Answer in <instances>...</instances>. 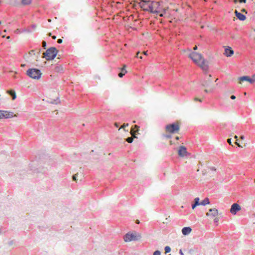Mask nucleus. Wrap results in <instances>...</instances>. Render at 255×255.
I'll use <instances>...</instances> for the list:
<instances>
[{
    "instance_id": "nucleus-61",
    "label": "nucleus",
    "mask_w": 255,
    "mask_h": 255,
    "mask_svg": "<svg viewBox=\"0 0 255 255\" xmlns=\"http://www.w3.org/2000/svg\"><path fill=\"white\" fill-rule=\"evenodd\" d=\"M52 38L53 39H55L56 38V36L55 35L52 36Z\"/></svg>"
},
{
    "instance_id": "nucleus-19",
    "label": "nucleus",
    "mask_w": 255,
    "mask_h": 255,
    "mask_svg": "<svg viewBox=\"0 0 255 255\" xmlns=\"http://www.w3.org/2000/svg\"><path fill=\"white\" fill-rule=\"evenodd\" d=\"M126 65H124L123 67L121 69V72L119 73L118 76L120 78H122L124 75L126 73H127V71L126 70Z\"/></svg>"
},
{
    "instance_id": "nucleus-47",
    "label": "nucleus",
    "mask_w": 255,
    "mask_h": 255,
    "mask_svg": "<svg viewBox=\"0 0 255 255\" xmlns=\"http://www.w3.org/2000/svg\"><path fill=\"white\" fill-rule=\"evenodd\" d=\"M207 174V171L205 170L202 171L203 175H205Z\"/></svg>"
},
{
    "instance_id": "nucleus-5",
    "label": "nucleus",
    "mask_w": 255,
    "mask_h": 255,
    "mask_svg": "<svg viewBox=\"0 0 255 255\" xmlns=\"http://www.w3.org/2000/svg\"><path fill=\"white\" fill-rule=\"evenodd\" d=\"M165 128L167 132L171 133H174L177 132L179 130L180 127L177 124L173 123L167 125L165 127Z\"/></svg>"
},
{
    "instance_id": "nucleus-52",
    "label": "nucleus",
    "mask_w": 255,
    "mask_h": 255,
    "mask_svg": "<svg viewBox=\"0 0 255 255\" xmlns=\"http://www.w3.org/2000/svg\"><path fill=\"white\" fill-rule=\"evenodd\" d=\"M236 96L235 95H232L231 96V99L232 100H235L236 99Z\"/></svg>"
},
{
    "instance_id": "nucleus-21",
    "label": "nucleus",
    "mask_w": 255,
    "mask_h": 255,
    "mask_svg": "<svg viewBox=\"0 0 255 255\" xmlns=\"http://www.w3.org/2000/svg\"><path fill=\"white\" fill-rule=\"evenodd\" d=\"M50 103L52 104H57L60 103V100L58 98H57L56 99L51 100Z\"/></svg>"
},
{
    "instance_id": "nucleus-4",
    "label": "nucleus",
    "mask_w": 255,
    "mask_h": 255,
    "mask_svg": "<svg viewBox=\"0 0 255 255\" xmlns=\"http://www.w3.org/2000/svg\"><path fill=\"white\" fill-rule=\"evenodd\" d=\"M141 238V236L139 234L128 232L124 236V241L126 242H129L133 241H139Z\"/></svg>"
},
{
    "instance_id": "nucleus-32",
    "label": "nucleus",
    "mask_w": 255,
    "mask_h": 255,
    "mask_svg": "<svg viewBox=\"0 0 255 255\" xmlns=\"http://www.w3.org/2000/svg\"><path fill=\"white\" fill-rule=\"evenodd\" d=\"M11 93L13 92V95H12L11 96V98H12V100H14L15 99L16 97V94H15V91H10Z\"/></svg>"
},
{
    "instance_id": "nucleus-48",
    "label": "nucleus",
    "mask_w": 255,
    "mask_h": 255,
    "mask_svg": "<svg viewBox=\"0 0 255 255\" xmlns=\"http://www.w3.org/2000/svg\"><path fill=\"white\" fill-rule=\"evenodd\" d=\"M34 52H35L34 50H32L29 52V54H35Z\"/></svg>"
},
{
    "instance_id": "nucleus-29",
    "label": "nucleus",
    "mask_w": 255,
    "mask_h": 255,
    "mask_svg": "<svg viewBox=\"0 0 255 255\" xmlns=\"http://www.w3.org/2000/svg\"><path fill=\"white\" fill-rule=\"evenodd\" d=\"M153 255H161V252L159 250H156L153 253Z\"/></svg>"
},
{
    "instance_id": "nucleus-60",
    "label": "nucleus",
    "mask_w": 255,
    "mask_h": 255,
    "mask_svg": "<svg viewBox=\"0 0 255 255\" xmlns=\"http://www.w3.org/2000/svg\"><path fill=\"white\" fill-rule=\"evenodd\" d=\"M198 48L197 46H195L193 48V50H197Z\"/></svg>"
},
{
    "instance_id": "nucleus-9",
    "label": "nucleus",
    "mask_w": 255,
    "mask_h": 255,
    "mask_svg": "<svg viewBox=\"0 0 255 255\" xmlns=\"http://www.w3.org/2000/svg\"><path fill=\"white\" fill-rule=\"evenodd\" d=\"M241 210V207L240 205L237 203H234L232 205L230 212L233 214L236 215L238 212Z\"/></svg>"
},
{
    "instance_id": "nucleus-45",
    "label": "nucleus",
    "mask_w": 255,
    "mask_h": 255,
    "mask_svg": "<svg viewBox=\"0 0 255 255\" xmlns=\"http://www.w3.org/2000/svg\"><path fill=\"white\" fill-rule=\"evenodd\" d=\"M16 32L18 33H21V32H22V30H20V29H17L16 30Z\"/></svg>"
},
{
    "instance_id": "nucleus-36",
    "label": "nucleus",
    "mask_w": 255,
    "mask_h": 255,
    "mask_svg": "<svg viewBox=\"0 0 255 255\" xmlns=\"http://www.w3.org/2000/svg\"><path fill=\"white\" fill-rule=\"evenodd\" d=\"M10 91H14L13 90H9L7 91V93L11 96L13 95V92L11 93Z\"/></svg>"
},
{
    "instance_id": "nucleus-15",
    "label": "nucleus",
    "mask_w": 255,
    "mask_h": 255,
    "mask_svg": "<svg viewBox=\"0 0 255 255\" xmlns=\"http://www.w3.org/2000/svg\"><path fill=\"white\" fill-rule=\"evenodd\" d=\"M192 231L191 227H185L182 229V233L184 236H188Z\"/></svg>"
},
{
    "instance_id": "nucleus-26",
    "label": "nucleus",
    "mask_w": 255,
    "mask_h": 255,
    "mask_svg": "<svg viewBox=\"0 0 255 255\" xmlns=\"http://www.w3.org/2000/svg\"><path fill=\"white\" fill-rule=\"evenodd\" d=\"M133 138L132 137H128L126 139V140L128 143H132L133 141Z\"/></svg>"
},
{
    "instance_id": "nucleus-38",
    "label": "nucleus",
    "mask_w": 255,
    "mask_h": 255,
    "mask_svg": "<svg viewBox=\"0 0 255 255\" xmlns=\"http://www.w3.org/2000/svg\"><path fill=\"white\" fill-rule=\"evenodd\" d=\"M197 206H198L197 205V203H194L193 205H192V209H194Z\"/></svg>"
},
{
    "instance_id": "nucleus-37",
    "label": "nucleus",
    "mask_w": 255,
    "mask_h": 255,
    "mask_svg": "<svg viewBox=\"0 0 255 255\" xmlns=\"http://www.w3.org/2000/svg\"><path fill=\"white\" fill-rule=\"evenodd\" d=\"M13 243H14V241L13 240H12V241H9L8 243V245L9 246H11L13 245Z\"/></svg>"
},
{
    "instance_id": "nucleus-17",
    "label": "nucleus",
    "mask_w": 255,
    "mask_h": 255,
    "mask_svg": "<svg viewBox=\"0 0 255 255\" xmlns=\"http://www.w3.org/2000/svg\"><path fill=\"white\" fill-rule=\"evenodd\" d=\"M139 127L137 125L132 126L131 128L130 133L132 135L138 132L139 130Z\"/></svg>"
},
{
    "instance_id": "nucleus-42",
    "label": "nucleus",
    "mask_w": 255,
    "mask_h": 255,
    "mask_svg": "<svg viewBox=\"0 0 255 255\" xmlns=\"http://www.w3.org/2000/svg\"><path fill=\"white\" fill-rule=\"evenodd\" d=\"M62 42H63V40H62V39L59 38V39H58L57 40V43H59V44H61V43H62Z\"/></svg>"
},
{
    "instance_id": "nucleus-24",
    "label": "nucleus",
    "mask_w": 255,
    "mask_h": 255,
    "mask_svg": "<svg viewBox=\"0 0 255 255\" xmlns=\"http://www.w3.org/2000/svg\"><path fill=\"white\" fill-rule=\"evenodd\" d=\"M22 32L30 33L32 32V30H31L30 27H28L26 28H24V29H22Z\"/></svg>"
},
{
    "instance_id": "nucleus-1",
    "label": "nucleus",
    "mask_w": 255,
    "mask_h": 255,
    "mask_svg": "<svg viewBox=\"0 0 255 255\" xmlns=\"http://www.w3.org/2000/svg\"><path fill=\"white\" fill-rule=\"evenodd\" d=\"M58 51L54 47H51L47 49L43 54V58L47 61L53 60L56 56Z\"/></svg>"
},
{
    "instance_id": "nucleus-43",
    "label": "nucleus",
    "mask_w": 255,
    "mask_h": 255,
    "mask_svg": "<svg viewBox=\"0 0 255 255\" xmlns=\"http://www.w3.org/2000/svg\"><path fill=\"white\" fill-rule=\"evenodd\" d=\"M231 140H232V139H231V138H229V139H227V142H228L230 145H233L232 144V141H231Z\"/></svg>"
},
{
    "instance_id": "nucleus-33",
    "label": "nucleus",
    "mask_w": 255,
    "mask_h": 255,
    "mask_svg": "<svg viewBox=\"0 0 255 255\" xmlns=\"http://www.w3.org/2000/svg\"><path fill=\"white\" fill-rule=\"evenodd\" d=\"M77 174H74L73 175H72V180L74 181H76L77 182Z\"/></svg>"
},
{
    "instance_id": "nucleus-34",
    "label": "nucleus",
    "mask_w": 255,
    "mask_h": 255,
    "mask_svg": "<svg viewBox=\"0 0 255 255\" xmlns=\"http://www.w3.org/2000/svg\"><path fill=\"white\" fill-rule=\"evenodd\" d=\"M61 70H62V68L60 66H57L56 67V71L57 72H60Z\"/></svg>"
},
{
    "instance_id": "nucleus-41",
    "label": "nucleus",
    "mask_w": 255,
    "mask_h": 255,
    "mask_svg": "<svg viewBox=\"0 0 255 255\" xmlns=\"http://www.w3.org/2000/svg\"><path fill=\"white\" fill-rule=\"evenodd\" d=\"M31 27L32 29H35L36 28V25L35 24H32V25H31V26L30 28H31Z\"/></svg>"
},
{
    "instance_id": "nucleus-31",
    "label": "nucleus",
    "mask_w": 255,
    "mask_h": 255,
    "mask_svg": "<svg viewBox=\"0 0 255 255\" xmlns=\"http://www.w3.org/2000/svg\"><path fill=\"white\" fill-rule=\"evenodd\" d=\"M214 88H215L214 87H211V89L210 90L205 89V92H206V93H208L209 92H213L214 91Z\"/></svg>"
},
{
    "instance_id": "nucleus-3",
    "label": "nucleus",
    "mask_w": 255,
    "mask_h": 255,
    "mask_svg": "<svg viewBox=\"0 0 255 255\" xmlns=\"http://www.w3.org/2000/svg\"><path fill=\"white\" fill-rule=\"evenodd\" d=\"M153 1L142 0L139 3L140 7L145 11H148L150 13L153 10Z\"/></svg>"
},
{
    "instance_id": "nucleus-49",
    "label": "nucleus",
    "mask_w": 255,
    "mask_h": 255,
    "mask_svg": "<svg viewBox=\"0 0 255 255\" xmlns=\"http://www.w3.org/2000/svg\"><path fill=\"white\" fill-rule=\"evenodd\" d=\"M247 0H239V2L240 3H245Z\"/></svg>"
},
{
    "instance_id": "nucleus-23",
    "label": "nucleus",
    "mask_w": 255,
    "mask_h": 255,
    "mask_svg": "<svg viewBox=\"0 0 255 255\" xmlns=\"http://www.w3.org/2000/svg\"><path fill=\"white\" fill-rule=\"evenodd\" d=\"M164 251H165V254H166L167 253H170L171 252V248L169 246H166L164 248Z\"/></svg>"
},
{
    "instance_id": "nucleus-14",
    "label": "nucleus",
    "mask_w": 255,
    "mask_h": 255,
    "mask_svg": "<svg viewBox=\"0 0 255 255\" xmlns=\"http://www.w3.org/2000/svg\"><path fill=\"white\" fill-rule=\"evenodd\" d=\"M235 15L238 19L241 21H244L247 18L246 16L242 13L239 12L237 10H235Z\"/></svg>"
},
{
    "instance_id": "nucleus-13",
    "label": "nucleus",
    "mask_w": 255,
    "mask_h": 255,
    "mask_svg": "<svg viewBox=\"0 0 255 255\" xmlns=\"http://www.w3.org/2000/svg\"><path fill=\"white\" fill-rule=\"evenodd\" d=\"M234 50L231 47L227 46L225 48L224 54L227 57H231L234 54Z\"/></svg>"
},
{
    "instance_id": "nucleus-51",
    "label": "nucleus",
    "mask_w": 255,
    "mask_h": 255,
    "mask_svg": "<svg viewBox=\"0 0 255 255\" xmlns=\"http://www.w3.org/2000/svg\"><path fill=\"white\" fill-rule=\"evenodd\" d=\"M179 254L180 255H184L183 252L181 249L179 250Z\"/></svg>"
},
{
    "instance_id": "nucleus-56",
    "label": "nucleus",
    "mask_w": 255,
    "mask_h": 255,
    "mask_svg": "<svg viewBox=\"0 0 255 255\" xmlns=\"http://www.w3.org/2000/svg\"><path fill=\"white\" fill-rule=\"evenodd\" d=\"M135 223H136V224H139V223H140V221H139V220H136L135 221Z\"/></svg>"
},
{
    "instance_id": "nucleus-10",
    "label": "nucleus",
    "mask_w": 255,
    "mask_h": 255,
    "mask_svg": "<svg viewBox=\"0 0 255 255\" xmlns=\"http://www.w3.org/2000/svg\"><path fill=\"white\" fill-rule=\"evenodd\" d=\"M239 83L240 84L242 83V82L243 81H248L250 84H253L255 83V80H253V79L251 78L248 76H243L239 78Z\"/></svg>"
},
{
    "instance_id": "nucleus-30",
    "label": "nucleus",
    "mask_w": 255,
    "mask_h": 255,
    "mask_svg": "<svg viewBox=\"0 0 255 255\" xmlns=\"http://www.w3.org/2000/svg\"><path fill=\"white\" fill-rule=\"evenodd\" d=\"M42 47L44 48V49H46V46H47V44H46V42L43 40L42 41Z\"/></svg>"
},
{
    "instance_id": "nucleus-44",
    "label": "nucleus",
    "mask_w": 255,
    "mask_h": 255,
    "mask_svg": "<svg viewBox=\"0 0 255 255\" xmlns=\"http://www.w3.org/2000/svg\"><path fill=\"white\" fill-rule=\"evenodd\" d=\"M235 144L237 145L238 146L242 147V146L238 143V140H236L235 142Z\"/></svg>"
},
{
    "instance_id": "nucleus-35",
    "label": "nucleus",
    "mask_w": 255,
    "mask_h": 255,
    "mask_svg": "<svg viewBox=\"0 0 255 255\" xmlns=\"http://www.w3.org/2000/svg\"><path fill=\"white\" fill-rule=\"evenodd\" d=\"M214 222L215 224L218 225V222H219V218H215L214 220Z\"/></svg>"
},
{
    "instance_id": "nucleus-11",
    "label": "nucleus",
    "mask_w": 255,
    "mask_h": 255,
    "mask_svg": "<svg viewBox=\"0 0 255 255\" xmlns=\"http://www.w3.org/2000/svg\"><path fill=\"white\" fill-rule=\"evenodd\" d=\"M178 154L180 157H184L187 154V148L184 146H181L179 147Z\"/></svg>"
},
{
    "instance_id": "nucleus-16",
    "label": "nucleus",
    "mask_w": 255,
    "mask_h": 255,
    "mask_svg": "<svg viewBox=\"0 0 255 255\" xmlns=\"http://www.w3.org/2000/svg\"><path fill=\"white\" fill-rule=\"evenodd\" d=\"M201 63L200 64V67L204 70H207L208 68V62L204 59H202Z\"/></svg>"
},
{
    "instance_id": "nucleus-57",
    "label": "nucleus",
    "mask_w": 255,
    "mask_h": 255,
    "mask_svg": "<svg viewBox=\"0 0 255 255\" xmlns=\"http://www.w3.org/2000/svg\"><path fill=\"white\" fill-rule=\"evenodd\" d=\"M167 220H168V218H166L165 219V221L163 222V223L164 224H167Z\"/></svg>"
},
{
    "instance_id": "nucleus-40",
    "label": "nucleus",
    "mask_w": 255,
    "mask_h": 255,
    "mask_svg": "<svg viewBox=\"0 0 255 255\" xmlns=\"http://www.w3.org/2000/svg\"><path fill=\"white\" fill-rule=\"evenodd\" d=\"M161 13H163L164 15L166 13V9L165 8H161Z\"/></svg>"
},
{
    "instance_id": "nucleus-6",
    "label": "nucleus",
    "mask_w": 255,
    "mask_h": 255,
    "mask_svg": "<svg viewBox=\"0 0 255 255\" xmlns=\"http://www.w3.org/2000/svg\"><path fill=\"white\" fill-rule=\"evenodd\" d=\"M153 10L151 12L152 13L156 14L158 15L160 17H162L164 16L163 13H161V8L160 7V4L159 2L153 1Z\"/></svg>"
},
{
    "instance_id": "nucleus-2",
    "label": "nucleus",
    "mask_w": 255,
    "mask_h": 255,
    "mask_svg": "<svg viewBox=\"0 0 255 255\" xmlns=\"http://www.w3.org/2000/svg\"><path fill=\"white\" fill-rule=\"evenodd\" d=\"M26 74L30 78L35 80L39 79L41 78L42 75V73L39 69L34 68L28 69L26 71Z\"/></svg>"
},
{
    "instance_id": "nucleus-18",
    "label": "nucleus",
    "mask_w": 255,
    "mask_h": 255,
    "mask_svg": "<svg viewBox=\"0 0 255 255\" xmlns=\"http://www.w3.org/2000/svg\"><path fill=\"white\" fill-rule=\"evenodd\" d=\"M4 116V119H9L14 117L15 116H13V113L12 112L5 111Z\"/></svg>"
},
{
    "instance_id": "nucleus-64",
    "label": "nucleus",
    "mask_w": 255,
    "mask_h": 255,
    "mask_svg": "<svg viewBox=\"0 0 255 255\" xmlns=\"http://www.w3.org/2000/svg\"><path fill=\"white\" fill-rule=\"evenodd\" d=\"M176 140H179V137L178 136H176Z\"/></svg>"
},
{
    "instance_id": "nucleus-46",
    "label": "nucleus",
    "mask_w": 255,
    "mask_h": 255,
    "mask_svg": "<svg viewBox=\"0 0 255 255\" xmlns=\"http://www.w3.org/2000/svg\"><path fill=\"white\" fill-rule=\"evenodd\" d=\"M128 126V124H124L121 128H124L125 127Z\"/></svg>"
},
{
    "instance_id": "nucleus-27",
    "label": "nucleus",
    "mask_w": 255,
    "mask_h": 255,
    "mask_svg": "<svg viewBox=\"0 0 255 255\" xmlns=\"http://www.w3.org/2000/svg\"><path fill=\"white\" fill-rule=\"evenodd\" d=\"M196 253V251L195 250L193 249H190L188 251V253L189 254V255H194Z\"/></svg>"
},
{
    "instance_id": "nucleus-20",
    "label": "nucleus",
    "mask_w": 255,
    "mask_h": 255,
    "mask_svg": "<svg viewBox=\"0 0 255 255\" xmlns=\"http://www.w3.org/2000/svg\"><path fill=\"white\" fill-rule=\"evenodd\" d=\"M210 203V201L209 198H206L203 200L201 201V205L202 206H206Z\"/></svg>"
},
{
    "instance_id": "nucleus-55",
    "label": "nucleus",
    "mask_w": 255,
    "mask_h": 255,
    "mask_svg": "<svg viewBox=\"0 0 255 255\" xmlns=\"http://www.w3.org/2000/svg\"><path fill=\"white\" fill-rule=\"evenodd\" d=\"M37 50H38L37 54L39 55L40 54V53L41 49H38Z\"/></svg>"
},
{
    "instance_id": "nucleus-8",
    "label": "nucleus",
    "mask_w": 255,
    "mask_h": 255,
    "mask_svg": "<svg viewBox=\"0 0 255 255\" xmlns=\"http://www.w3.org/2000/svg\"><path fill=\"white\" fill-rule=\"evenodd\" d=\"M212 84L211 75H209L204 80L201 81L202 86L205 88L212 87Z\"/></svg>"
},
{
    "instance_id": "nucleus-50",
    "label": "nucleus",
    "mask_w": 255,
    "mask_h": 255,
    "mask_svg": "<svg viewBox=\"0 0 255 255\" xmlns=\"http://www.w3.org/2000/svg\"><path fill=\"white\" fill-rule=\"evenodd\" d=\"M165 137L167 138H171V135L170 134H167L165 135Z\"/></svg>"
},
{
    "instance_id": "nucleus-54",
    "label": "nucleus",
    "mask_w": 255,
    "mask_h": 255,
    "mask_svg": "<svg viewBox=\"0 0 255 255\" xmlns=\"http://www.w3.org/2000/svg\"><path fill=\"white\" fill-rule=\"evenodd\" d=\"M210 169L212 171H216V169L214 167H212L210 168Z\"/></svg>"
},
{
    "instance_id": "nucleus-58",
    "label": "nucleus",
    "mask_w": 255,
    "mask_h": 255,
    "mask_svg": "<svg viewBox=\"0 0 255 255\" xmlns=\"http://www.w3.org/2000/svg\"><path fill=\"white\" fill-rule=\"evenodd\" d=\"M253 80H255V74L253 75Z\"/></svg>"
},
{
    "instance_id": "nucleus-28",
    "label": "nucleus",
    "mask_w": 255,
    "mask_h": 255,
    "mask_svg": "<svg viewBox=\"0 0 255 255\" xmlns=\"http://www.w3.org/2000/svg\"><path fill=\"white\" fill-rule=\"evenodd\" d=\"M5 111L4 110H0V119H2L4 118V114Z\"/></svg>"
},
{
    "instance_id": "nucleus-39",
    "label": "nucleus",
    "mask_w": 255,
    "mask_h": 255,
    "mask_svg": "<svg viewBox=\"0 0 255 255\" xmlns=\"http://www.w3.org/2000/svg\"><path fill=\"white\" fill-rule=\"evenodd\" d=\"M194 101H199V102H202V100H201V99H199V98H194Z\"/></svg>"
},
{
    "instance_id": "nucleus-7",
    "label": "nucleus",
    "mask_w": 255,
    "mask_h": 255,
    "mask_svg": "<svg viewBox=\"0 0 255 255\" xmlns=\"http://www.w3.org/2000/svg\"><path fill=\"white\" fill-rule=\"evenodd\" d=\"M189 57L196 63H198L203 58L201 54L196 52H192L190 53Z\"/></svg>"
},
{
    "instance_id": "nucleus-12",
    "label": "nucleus",
    "mask_w": 255,
    "mask_h": 255,
    "mask_svg": "<svg viewBox=\"0 0 255 255\" xmlns=\"http://www.w3.org/2000/svg\"><path fill=\"white\" fill-rule=\"evenodd\" d=\"M218 215V210L216 208H211L209 210V212L206 213L207 216H212L216 217Z\"/></svg>"
},
{
    "instance_id": "nucleus-22",
    "label": "nucleus",
    "mask_w": 255,
    "mask_h": 255,
    "mask_svg": "<svg viewBox=\"0 0 255 255\" xmlns=\"http://www.w3.org/2000/svg\"><path fill=\"white\" fill-rule=\"evenodd\" d=\"M31 0H21V3L23 5H28L31 3Z\"/></svg>"
},
{
    "instance_id": "nucleus-63",
    "label": "nucleus",
    "mask_w": 255,
    "mask_h": 255,
    "mask_svg": "<svg viewBox=\"0 0 255 255\" xmlns=\"http://www.w3.org/2000/svg\"><path fill=\"white\" fill-rule=\"evenodd\" d=\"M115 126H116L117 128H118L119 126H118V124H117V123H116L115 124Z\"/></svg>"
},
{
    "instance_id": "nucleus-53",
    "label": "nucleus",
    "mask_w": 255,
    "mask_h": 255,
    "mask_svg": "<svg viewBox=\"0 0 255 255\" xmlns=\"http://www.w3.org/2000/svg\"><path fill=\"white\" fill-rule=\"evenodd\" d=\"M139 53V52H138L137 54V55H136V57L138 58H140V59H142V56H138V54Z\"/></svg>"
},
{
    "instance_id": "nucleus-59",
    "label": "nucleus",
    "mask_w": 255,
    "mask_h": 255,
    "mask_svg": "<svg viewBox=\"0 0 255 255\" xmlns=\"http://www.w3.org/2000/svg\"><path fill=\"white\" fill-rule=\"evenodd\" d=\"M240 138L241 139H244L245 138V136L242 135L240 136Z\"/></svg>"
},
{
    "instance_id": "nucleus-25",
    "label": "nucleus",
    "mask_w": 255,
    "mask_h": 255,
    "mask_svg": "<svg viewBox=\"0 0 255 255\" xmlns=\"http://www.w3.org/2000/svg\"><path fill=\"white\" fill-rule=\"evenodd\" d=\"M195 203H197L198 206L201 205V201H200L199 197H196L194 199Z\"/></svg>"
},
{
    "instance_id": "nucleus-62",
    "label": "nucleus",
    "mask_w": 255,
    "mask_h": 255,
    "mask_svg": "<svg viewBox=\"0 0 255 255\" xmlns=\"http://www.w3.org/2000/svg\"><path fill=\"white\" fill-rule=\"evenodd\" d=\"M234 138L236 139V140H238V136L237 135H235L234 136Z\"/></svg>"
}]
</instances>
